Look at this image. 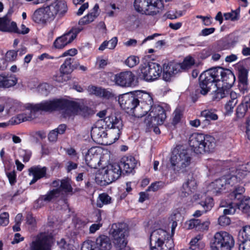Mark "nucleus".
Segmentation results:
<instances>
[{
	"instance_id": "412c9836",
	"label": "nucleus",
	"mask_w": 250,
	"mask_h": 250,
	"mask_svg": "<svg viewBox=\"0 0 250 250\" xmlns=\"http://www.w3.org/2000/svg\"><path fill=\"white\" fill-rule=\"evenodd\" d=\"M135 76L131 71L122 72L115 75V83L122 87H129L133 84Z\"/></svg>"
},
{
	"instance_id": "69168bd1",
	"label": "nucleus",
	"mask_w": 250,
	"mask_h": 250,
	"mask_svg": "<svg viewBox=\"0 0 250 250\" xmlns=\"http://www.w3.org/2000/svg\"><path fill=\"white\" fill-rule=\"evenodd\" d=\"M194 64V60L191 57H187L181 64V67L186 68L189 67Z\"/></svg>"
},
{
	"instance_id": "4be33fe9",
	"label": "nucleus",
	"mask_w": 250,
	"mask_h": 250,
	"mask_svg": "<svg viewBox=\"0 0 250 250\" xmlns=\"http://www.w3.org/2000/svg\"><path fill=\"white\" fill-rule=\"evenodd\" d=\"M178 68L179 66L174 62L164 63L162 67L163 79L166 82H170L171 78L178 73Z\"/></svg>"
},
{
	"instance_id": "ea45409f",
	"label": "nucleus",
	"mask_w": 250,
	"mask_h": 250,
	"mask_svg": "<svg viewBox=\"0 0 250 250\" xmlns=\"http://www.w3.org/2000/svg\"><path fill=\"white\" fill-rule=\"evenodd\" d=\"M88 221L86 220H83L77 218L76 220L75 227L79 233L84 234L88 230Z\"/></svg>"
},
{
	"instance_id": "338daca9",
	"label": "nucleus",
	"mask_w": 250,
	"mask_h": 250,
	"mask_svg": "<svg viewBox=\"0 0 250 250\" xmlns=\"http://www.w3.org/2000/svg\"><path fill=\"white\" fill-rule=\"evenodd\" d=\"M239 250H250V239L238 240Z\"/></svg>"
},
{
	"instance_id": "f03ea898",
	"label": "nucleus",
	"mask_w": 250,
	"mask_h": 250,
	"mask_svg": "<svg viewBox=\"0 0 250 250\" xmlns=\"http://www.w3.org/2000/svg\"><path fill=\"white\" fill-rule=\"evenodd\" d=\"M189 145L197 154L209 153L213 152L216 141L214 137L211 135L194 133L189 137Z\"/></svg>"
},
{
	"instance_id": "aec40b11",
	"label": "nucleus",
	"mask_w": 250,
	"mask_h": 250,
	"mask_svg": "<svg viewBox=\"0 0 250 250\" xmlns=\"http://www.w3.org/2000/svg\"><path fill=\"white\" fill-rule=\"evenodd\" d=\"M168 232L162 229H158L153 230L150 234L149 240L150 246L157 245L160 246V245L164 244L165 241L166 243L172 242Z\"/></svg>"
},
{
	"instance_id": "09e8293b",
	"label": "nucleus",
	"mask_w": 250,
	"mask_h": 250,
	"mask_svg": "<svg viewBox=\"0 0 250 250\" xmlns=\"http://www.w3.org/2000/svg\"><path fill=\"white\" fill-rule=\"evenodd\" d=\"M139 62V58L134 55L129 56L125 61V64L130 68H132L136 66Z\"/></svg>"
},
{
	"instance_id": "6e6552de",
	"label": "nucleus",
	"mask_w": 250,
	"mask_h": 250,
	"mask_svg": "<svg viewBox=\"0 0 250 250\" xmlns=\"http://www.w3.org/2000/svg\"><path fill=\"white\" fill-rule=\"evenodd\" d=\"M214 83H217L214 70L213 68L208 69L200 75L198 79V86L196 92L203 96L207 95L210 91Z\"/></svg>"
},
{
	"instance_id": "c756f323",
	"label": "nucleus",
	"mask_w": 250,
	"mask_h": 250,
	"mask_svg": "<svg viewBox=\"0 0 250 250\" xmlns=\"http://www.w3.org/2000/svg\"><path fill=\"white\" fill-rule=\"evenodd\" d=\"M17 30V23L15 21L11 22V19L8 14L0 18V31L4 32L13 33Z\"/></svg>"
},
{
	"instance_id": "a19ab883",
	"label": "nucleus",
	"mask_w": 250,
	"mask_h": 250,
	"mask_svg": "<svg viewBox=\"0 0 250 250\" xmlns=\"http://www.w3.org/2000/svg\"><path fill=\"white\" fill-rule=\"evenodd\" d=\"M225 182H226V180H225L223 176L212 182L211 185L215 192L216 193H221L224 190L227 189Z\"/></svg>"
},
{
	"instance_id": "0e129e2a",
	"label": "nucleus",
	"mask_w": 250,
	"mask_h": 250,
	"mask_svg": "<svg viewBox=\"0 0 250 250\" xmlns=\"http://www.w3.org/2000/svg\"><path fill=\"white\" fill-rule=\"evenodd\" d=\"M9 213L7 212H3L0 214V225L6 226L9 223Z\"/></svg>"
},
{
	"instance_id": "a211bd4d",
	"label": "nucleus",
	"mask_w": 250,
	"mask_h": 250,
	"mask_svg": "<svg viewBox=\"0 0 250 250\" xmlns=\"http://www.w3.org/2000/svg\"><path fill=\"white\" fill-rule=\"evenodd\" d=\"M70 106L67 107V116L70 117L72 115H77L79 112L80 114L84 117H87L94 114V110L86 105H80L79 103L68 100Z\"/></svg>"
},
{
	"instance_id": "5fc2aeb1",
	"label": "nucleus",
	"mask_w": 250,
	"mask_h": 250,
	"mask_svg": "<svg viewBox=\"0 0 250 250\" xmlns=\"http://www.w3.org/2000/svg\"><path fill=\"white\" fill-rule=\"evenodd\" d=\"M66 154L69 156L73 161L78 162L79 159L78 153L73 147H69L65 149Z\"/></svg>"
},
{
	"instance_id": "052dcab7",
	"label": "nucleus",
	"mask_w": 250,
	"mask_h": 250,
	"mask_svg": "<svg viewBox=\"0 0 250 250\" xmlns=\"http://www.w3.org/2000/svg\"><path fill=\"white\" fill-rule=\"evenodd\" d=\"M57 244L60 248L67 250H73V246L67 243L64 238H62Z\"/></svg>"
},
{
	"instance_id": "bf43d9fd",
	"label": "nucleus",
	"mask_w": 250,
	"mask_h": 250,
	"mask_svg": "<svg viewBox=\"0 0 250 250\" xmlns=\"http://www.w3.org/2000/svg\"><path fill=\"white\" fill-rule=\"evenodd\" d=\"M78 166V162L69 160L66 163L65 168L67 172L69 173L71 172L72 170L77 169Z\"/></svg>"
},
{
	"instance_id": "13d9d810",
	"label": "nucleus",
	"mask_w": 250,
	"mask_h": 250,
	"mask_svg": "<svg viewBox=\"0 0 250 250\" xmlns=\"http://www.w3.org/2000/svg\"><path fill=\"white\" fill-rule=\"evenodd\" d=\"M101 87H98L93 85H89L87 88V90L90 94L99 97L101 95Z\"/></svg>"
},
{
	"instance_id": "58836bf2",
	"label": "nucleus",
	"mask_w": 250,
	"mask_h": 250,
	"mask_svg": "<svg viewBox=\"0 0 250 250\" xmlns=\"http://www.w3.org/2000/svg\"><path fill=\"white\" fill-rule=\"evenodd\" d=\"M201 116L205 118L204 121L206 124L209 125L211 121H216L218 116L212 109H205L201 112Z\"/></svg>"
},
{
	"instance_id": "8fccbe9b",
	"label": "nucleus",
	"mask_w": 250,
	"mask_h": 250,
	"mask_svg": "<svg viewBox=\"0 0 250 250\" xmlns=\"http://www.w3.org/2000/svg\"><path fill=\"white\" fill-rule=\"evenodd\" d=\"M166 184L165 183L162 181H156L153 182L150 184V185L147 188L146 191H153L155 192L159 189H161L164 188Z\"/></svg>"
},
{
	"instance_id": "2eb2a0df",
	"label": "nucleus",
	"mask_w": 250,
	"mask_h": 250,
	"mask_svg": "<svg viewBox=\"0 0 250 250\" xmlns=\"http://www.w3.org/2000/svg\"><path fill=\"white\" fill-rule=\"evenodd\" d=\"M217 83L221 80L223 85L227 88L230 89L235 81V77L233 73L229 69L222 67H213Z\"/></svg>"
},
{
	"instance_id": "4468645a",
	"label": "nucleus",
	"mask_w": 250,
	"mask_h": 250,
	"mask_svg": "<svg viewBox=\"0 0 250 250\" xmlns=\"http://www.w3.org/2000/svg\"><path fill=\"white\" fill-rule=\"evenodd\" d=\"M83 30L80 27H73L62 35L57 37L53 42V46L58 49H62L71 43Z\"/></svg>"
},
{
	"instance_id": "680f3d73",
	"label": "nucleus",
	"mask_w": 250,
	"mask_h": 250,
	"mask_svg": "<svg viewBox=\"0 0 250 250\" xmlns=\"http://www.w3.org/2000/svg\"><path fill=\"white\" fill-rule=\"evenodd\" d=\"M6 176L8 179L9 182L11 186L14 185L17 182V174L15 170L6 172Z\"/></svg>"
},
{
	"instance_id": "c85d7f7f",
	"label": "nucleus",
	"mask_w": 250,
	"mask_h": 250,
	"mask_svg": "<svg viewBox=\"0 0 250 250\" xmlns=\"http://www.w3.org/2000/svg\"><path fill=\"white\" fill-rule=\"evenodd\" d=\"M240 62L239 63V67L238 71V86L240 90L244 93L248 91V70L244 66L240 65Z\"/></svg>"
},
{
	"instance_id": "7c9ffc66",
	"label": "nucleus",
	"mask_w": 250,
	"mask_h": 250,
	"mask_svg": "<svg viewBox=\"0 0 250 250\" xmlns=\"http://www.w3.org/2000/svg\"><path fill=\"white\" fill-rule=\"evenodd\" d=\"M47 168L45 167H41L40 166L31 167L29 169L30 174L33 176L29 184L30 185L35 183L38 180L43 177L47 178L46 176Z\"/></svg>"
},
{
	"instance_id": "774afa93",
	"label": "nucleus",
	"mask_w": 250,
	"mask_h": 250,
	"mask_svg": "<svg viewBox=\"0 0 250 250\" xmlns=\"http://www.w3.org/2000/svg\"><path fill=\"white\" fill-rule=\"evenodd\" d=\"M237 171H240V175H242L244 177L247 175V172H250V161L247 163L242 165L241 168L237 170Z\"/></svg>"
},
{
	"instance_id": "f8f14e48",
	"label": "nucleus",
	"mask_w": 250,
	"mask_h": 250,
	"mask_svg": "<svg viewBox=\"0 0 250 250\" xmlns=\"http://www.w3.org/2000/svg\"><path fill=\"white\" fill-rule=\"evenodd\" d=\"M54 238L51 233L40 232L30 244L29 250H52Z\"/></svg>"
},
{
	"instance_id": "423d86ee",
	"label": "nucleus",
	"mask_w": 250,
	"mask_h": 250,
	"mask_svg": "<svg viewBox=\"0 0 250 250\" xmlns=\"http://www.w3.org/2000/svg\"><path fill=\"white\" fill-rule=\"evenodd\" d=\"M134 7L136 11L147 15H156L164 8L162 0H135Z\"/></svg>"
},
{
	"instance_id": "b1692460",
	"label": "nucleus",
	"mask_w": 250,
	"mask_h": 250,
	"mask_svg": "<svg viewBox=\"0 0 250 250\" xmlns=\"http://www.w3.org/2000/svg\"><path fill=\"white\" fill-rule=\"evenodd\" d=\"M18 83V78L14 74L1 72L0 73V88H9Z\"/></svg>"
},
{
	"instance_id": "603ef678",
	"label": "nucleus",
	"mask_w": 250,
	"mask_h": 250,
	"mask_svg": "<svg viewBox=\"0 0 250 250\" xmlns=\"http://www.w3.org/2000/svg\"><path fill=\"white\" fill-rule=\"evenodd\" d=\"M248 110V107L243 104H241L238 105L236 110V117L238 119L243 118Z\"/></svg>"
},
{
	"instance_id": "72a5a7b5",
	"label": "nucleus",
	"mask_w": 250,
	"mask_h": 250,
	"mask_svg": "<svg viewBox=\"0 0 250 250\" xmlns=\"http://www.w3.org/2000/svg\"><path fill=\"white\" fill-rule=\"evenodd\" d=\"M150 75L148 82H153L158 79L162 73V66L156 62H150Z\"/></svg>"
},
{
	"instance_id": "4c0bfd02",
	"label": "nucleus",
	"mask_w": 250,
	"mask_h": 250,
	"mask_svg": "<svg viewBox=\"0 0 250 250\" xmlns=\"http://www.w3.org/2000/svg\"><path fill=\"white\" fill-rule=\"evenodd\" d=\"M220 206L225 208L223 210V213L226 215L233 214L235 212L236 208H237L232 200L228 202L223 200L221 202Z\"/></svg>"
},
{
	"instance_id": "37998d69",
	"label": "nucleus",
	"mask_w": 250,
	"mask_h": 250,
	"mask_svg": "<svg viewBox=\"0 0 250 250\" xmlns=\"http://www.w3.org/2000/svg\"><path fill=\"white\" fill-rule=\"evenodd\" d=\"M198 204L203 207L204 212H207L210 210L213 207L214 200L213 198L205 196L204 199H202L198 202Z\"/></svg>"
},
{
	"instance_id": "f3484780",
	"label": "nucleus",
	"mask_w": 250,
	"mask_h": 250,
	"mask_svg": "<svg viewBox=\"0 0 250 250\" xmlns=\"http://www.w3.org/2000/svg\"><path fill=\"white\" fill-rule=\"evenodd\" d=\"M141 101L139 105L136 108L134 116L137 118H141L146 116L148 112H150L153 100L151 95L147 92H145L143 95H141Z\"/></svg>"
},
{
	"instance_id": "c03bdc74",
	"label": "nucleus",
	"mask_w": 250,
	"mask_h": 250,
	"mask_svg": "<svg viewBox=\"0 0 250 250\" xmlns=\"http://www.w3.org/2000/svg\"><path fill=\"white\" fill-rule=\"evenodd\" d=\"M107 134L100 127H93L91 130V136L93 140L98 139L102 137H105Z\"/></svg>"
},
{
	"instance_id": "49530a36",
	"label": "nucleus",
	"mask_w": 250,
	"mask_h": 250,
	"mask_svg": "<svg viewBox=\"0 0 250 250\" xmlns=\"http://www.w3.org/2000/svg\"><path fill=\"white\" fill-rule=\"evenodd\" d=\"M240 8H238L235 10H232L231 12L224 13V17L226 20L238 21L240 18Z\"/></svg>"
},
{
	"instance_id": "e2e57ef3",
	"label": "nucleus",
	"mask_w": 250,
	"mask_h": 250,
	"mask_svg": "<svg viewBox=\"0 0 250 250\" xmlns=\"http://www.w3.org/2000/svg\"><path fill=\"white\" fill-rule=\"evenodd\" d=\"M218 224L221 226H227L230 224V219L226 215L220 216L218 219Z\"/></svg>"
},
{
	"instance_id": "a878e982",
	"label": "nucleus",
	"mask_w": 250,
	"mask_h": 250,
	"mask_svg": "<svg viewBox=\"0 0 250 250\" xmlns=\"http://www.w3.org/2000/svg\"><path fill=\"white\" fill-rule=\"evenodd\" d=\"M236 175H227L224 176L225 180H226L225 183L227 191L232 190L233 191L235 188L241 187L237 184L241 182L244 178V175H240V171H236Z\"/></svg>"
},
{
	"instance_id": "7ed1b4c3",
	"label": "nucleus",
	"mask_w": 250,
	"mask_h": 250,
	"mask_svg": "<svg viewBox=\"0 0 250 250\" xmlns=\"http://www.w3.org/2000/svg\"><path fill=\"white\" fill-rule=\"evenodd\" d=\"M116 250H131L127 246L129 234L128 225L124 222L113 223L109 230Z\"/></svg>"
},
{
	"instance_id": "6e6d98bb",
	"label": "nucleus",
	"mask_w": 250,
	"mask_h": 250,
	"mask_svg": "<svg viewBox=\"0 0 250 250\" xmlns=\"http://www.w3.org/2000/svg\"><path fill=\"white\" fill-rule=\"evenodd\" d=\"M38 89L42 95L47 96L50 93V86L47 83H43L39 85Z\"/></svg>"
},
{
	"instance_id": "9b49d317",
	"label": "nucleus",
	"mask_w": 250,
	"mask_h": 250,
	"mask_svg": "<svg viewBox=\"0 0 250 250\" xmlns=\"http://www.w3.org/2000/svg\"><path fill=\"white\" fill-rule=\"evenodd\" d=\"M245 191L244 187H236L229 193L228 198L233 201L237 208L247 212L250 209V197L243 195Z\"/></svg>"
},
{
	"instance_id": "1a4fd4ad",
	"label": "nucleus",
	"mask_w": 250,
	"mask_h": 250,
	"mask_svg": "<svg viewBox=\"0 0 250 250\" xmlns=\"http://www.w3.org/2000/svg\"><path fill=\"white\" fill-rule=\"evenodd\" d=\"M191 158L187 150L183 149L177 154H173L170 158V163L173 167L175 173H184L191 163Z\"/></svg>"
},
{
	"instance_id": "39448f33",
	"label": "nucleus",
	"mask_w": 250,
	"mask_h": 250,
	"mask_svg": "<svg viewBox=\"0 0 250 250\" xmlns=\"http://www.w3.org/2000/svg\"><path fill=\"white\" fill-rule=\"evenodd\" d=\"M144 92L143 91H135L120 95L118 102L121 108L126 113L133 115L141 101V95H143Z\"/></svg>"
},
{
	"instance_id": "ddd939ff",
	"label": "nucleus",
	"mask_w": 250,
	"mask_h": 250,
	"mask_svg": "<svg viewBox=\"0 0 250 250\" xmlns=\"http://www.w3.org/2000/svg\"><path fill=\"white\" fill-rule=\"evenodd\" d=\"M112 245L109 237L100 235L94 242L88 240L83 242L81 250H110Z\"/></svg>"
},
{
	"instance_id": "2f4dec72",
	"label": "nucleus",
	"mask_w": 250,
	"mask_h": 250,
	"mask_svg": "<svg viewBox=\"0 0 250 250\" xmlns=\"http://www.w3.org/2000/svg\"><path fill=\"white\" fill-rule=\"evenodd\" d=\"M27 112L19 114L16 116L13 117L9 122L12 125H18L21 123L31 121L36 118V113L33 112L32 109Z\"/></svg>"
},
{
	"instance_id": "dca6fc26",
	"label": "nucleus",
	"mask_w": 250,
	"mask_h": 250,
	"mask_svg": "<svg viewBox=\"0 0 250 250\" xmlns=\"http://www.w3.org/2000/svg\"><path fill=\"white\" fill-rule=\"evenodd\" d=\"M106 114V110H103L97 113V116L101 118H104V122L105 124V128L117 129L118 137L122 133L123 124L122 120L120 117H118L114 114L105 117Z\"/></svg>"
},
{
	"instance_id": "864d4df0",
	"label": "nucleus",
	"mask_w": 250,
	"mask_h": 250,
	"mask_svg": "<svg viewBox=\"0 0 250 250\" xmlns=\"http://www.w3.org/2000/svg\"><path fill=\"white\" fill-rule=\"evenodd\" d=\"M17 51H16L14 50H10L6 52L4 59L6 60V62H13L17 60Z\"/></svg>"
},
{
	"instance_id": "6ab92c4d",
	"label": "nucleus",
	"mask_w": 250,
	"mask_h": 250,
	"mask_svg": "<svg viewBox=\"0 0 250 250\" xmlns=\"http://www.w3.org/2000/svg\"><path fill=\"white\" fill-rule=\"evenodd\" d=\"M122 172L118 163H114L110 165L103 175L104 185H108L116 181L121 176Z\"/></svg>"
},
{
	"instance_id": "a18cd8bd",
	"label": "nucleus",
	"mask_w": 250,
	"mask_h": 250,
	"mask_svg": "<svg viewBox=\"0 0 250 250\" xmlns=\"http://www.w3.org/2000/svg\"><path fill=\"white\" fill-rule=\"evenodd\" d=\"M98 199L101 202H97V206L102 208L104 205H108L111 203L112 199L110 196L106 193H102L100 194Z\"/></svg>"
},
{
	"instance_id": "20e7f679",
	"label": "nucleus",
	"mask_w": 250,
	"mask_h": 250,
	"mask_svg": "<svg viewBox=\"0 0 250 250\" xmlns=\"http://www.w3.org/2000/svg\"><path fill=\"white\" fill-rule=\"evenodd\" d=\"M68 100L65 99H54L52 100L43 101L36 104H30L27 108L32 109L34 113L39 111L52 112L56 110H63L64 114L67 116V107L70 106Z\"/></svg>"
},
{
	"instance_id": "79ce46f5",
	"label": "nucleus",
	"mask_w": 250,
	"mask_h": 250,
	"mask_svg": "<svg viewBox=\"0 0 250 250\" xmlns=\"http://www.w3.org/2000/svg\"><path fill=\"white\" fill-rule=\"evenodd\" d=\"M203 234H198L193 238L189 243V247L188 249H183L182 250H196L197 248L202 249L204 247V244L200 241L203 238Z\"/></svg>"
},
{
	"instance_id": "de8ad7c7",
	"label": "nucleus",
	"mask_w": 250,
	"mask_h": 250,
	"mask_svg": "<svg viewBox=\"0 0 250 250\" xmlns=\"http://www.w3.org/2000/svg\"><path fill=\"white\" fill-rule=\"evenodd\" d=\"M250 239V226H245L243 227L238 234V240Z\"/></svg>"
},
{
	"instance_id": "393cba45",
	"label": "nucleus",
	"mask_w": 250,
	"mask_h": 250,
	"mask_svg": "<svg viewBox=\"0 0 250 250\" xmlns=\"http://www.w3.org/2000/svg\"><path fill=\"white\" fill-rule=\"evenodd\" d=\"M51 191L55 198L58 197L61 193H64L65 194L72 193L73 188L71 186V180L68 178L61 180L59 187L51 190Z\"/></svg>"
},
{
	"instance_id": "c9c22d12",
	"label": "nucleus",
	"mask_w": 250,
	"mask_h": 250,
	"mask_svg": "<svg viewBox=\"0 0 250 250\" xmlns=\"http://www.w3.org/2000/svg\"><path fill=\"white\" fill-rule=\"evenodd\" d=\"M55 197L53 193L49 190L47 192L46 194L44 195H41L39 198L35 201L34 207L36 208H41L44 206L45 202H50Z\"/></svg>"
},
{
	"instance_id": "bb28decb",
	"label": "nucleus",
	"mask_w": 250,
	"mask_h": 250,
	"mask_svg": "<svg viewBox=\"0 0 250 250\" xmlns=\"http://www.w3.org/2000/svg\"><path fill=\"white\" fill-rule=\"evenodd\" d=\"M197 185L195 179L192 175L188 178L187 181L183 184L180 196L182 197H187L194 193L197 189Z\"/></svg>"
},
{
	"instance_id": "e433bc0d",
	"label": "nucleus",
	"mask_w": 250,
	"mask_h": 250,
	"mask_svg": "<svg viewBox=\"0 0 250 250\" xmlns=\"http://www.w3.org/2000/svg\"><path fill=\"white\" fill-rule=\"evenodd\" d=\"M217 87L216 90L214 91L213 95L212 96L213 101H219L221 99L225 98L226 96V94L228 93V89L227 87H225L223 85H220V83L215 84Z\"/></svg>"
},
{
	"instance_id": "9d476101",
	"label": "nucleus",
	"mask_w": 250,
	"mask_h": 250,
	"mask_svg": "<svg viewBox=\"0 0 250 250\" xmlns=\"http://www.w3.org/2000/svg\"><path fill=\"white\" fill-rule=\"evenodd\" d=\"M167 118L166 110L159 104H152L151 110L148 117L145 119L144 123L147 129L155 125H163Z\"/></svg>"
},
{
	"instance_id": "f704fd0d",
	"label": "nucleus",
	"mask_w": 250,
	"mask_h": 250,
	"mask_svg": "<svg viewBox=\"0 0 250 250\" xmlns=\"http://www.w3.org/2000/svg\"><path fill=\"white\" fill-rule=\"evenodd\" d=\"M74 60V58H67L61 65L60 71L62 75L65 74H69L71 73L74 69H77V66L76 65L72 64Z\"/></svg>"
},
{
	"instance_id": "f257e3e1",
	"label": "nucleus",
	"mask_w": 250,
	"mask_h": 250,
	"mask_svg": "<svg viewBox=\"0 0 250 250\" xmlns=\"http://www.w3.org/2000/svg\"><path fill=\"white\" fill-rule=\"evenodd\" d=\"M67 11L66 2L57 0L49 5L36 9L32 14L31 19L34 22L44 26L52 22L58 14L62 17Z\"/></svg>"
},
{
	"instance_id": "cd10ccee",
	"label": "nucleus",
	"mask_w": 250,
	"mask_h": 250,
	"mask_svg": "<svg viewBox=\"0 0 250 250\" xmlns=\"http://www.w3.org/2000/svg\"><path fill=\"white\" fill-rule=\"evenodd\" d=\"M209 225V219L202 221L199 219H191L186 222L188 229H195L196 230L202 232L208 230Z\"/></svg>"
},
{
	"instance_id": "5701e85b",
	"label": "nucleus",
	"mask_w": 250,
	"mask_h": 250,
	"mask_svg": "<svg viewBox=\"0 0 250 250\" xmlns=\"http://www.w3.org/2000/svg\"><path fill=\"white\" fill-rule=\"evenodd\" d=\"M137 163V160L134 157L128 155L122 157L119 164L123 172L130 173L136 167Z\"/></svg>"
},
{
	"instance_id": "4d7b16f0",
	"label": "nucleus",
	"mask_w": 250,
	"mask_h": 250,
	"mask_svg": "<svg viewBox=\"0 0 250 250\" xmlns=\"http://www.w3.org/2000/svg\"><path fill=\"white\" fill-rule=\"evenodd\" d=\"M151 250H172L173 249V242L169 243L168 246H167L166 243L164 244L160 245V246H157V245H153L150 246Z\"/></svg>"
},
{
	"instance_id": "473e14b6",
	"label": "nucleus",
	"mask_w": 250,
	"mask_h": 250,
	"mask_svg": "<svg viewBox=\"0 0 250 250\" xmlns=\"http://www.w3.org/2000/svg\"><path fill=\"white\" fill-rule=\"evenodd\" d=\"M150 61H146L139 66L136 71V74L139 79L148 82L149 75H150Z\"/></svg>"
},
{
	"instance_id": "3c124183",
	"label": "nucleus",
	"mask_w": 250,
	"mask_h": 250,
	"mask_svg": "<svg viewBox=\"0 0 250 250\" xmlns=\"http://www.w3.org/2000/svg\"><path fill=\"white\" fill-rule=\"evenodd\" d=\"M97 18V15H93L91 13L81 18L79 21V24L85 25L92 22Z\"/></svg>"
},
{
	"instance_id": "0eeeda50",
	"label": "nucleus",
	"mask_w": 250,
	"mask_h": 250,
	"mask_svg": "<svg viewBox=\"0 0 250 250\" xmlns=\"http://www.w3.org/2000/svg\"><path fill=\"white\" fill-rule=\"evenodd\" d=\"M235 241L231 234L225 231L216 232L210 243L212 250H232Z\"/></svg>"
}]
</instances>
